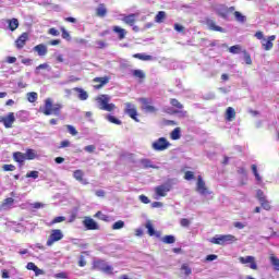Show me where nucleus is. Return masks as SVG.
I'll list each match as a JSON object with an SVG mask.
<instances>
[{"label": "nucleus", "instance_id": "nucleus-1", "mask_svg": "<svg viewBox=\"0 0 279 279\" xmlns=\"http://www.w3.org/2000/svg\"><path fill=\"white\" fill-rule=\"evenodd\" d=\"M39 112L45 114V117H51V114L60 117L62 114V105H53V100L51 98H46L44 106L39 107Z\"/></svg>", "mask_w": 279, "mask_h": 279}, {"label": "nucleus", "instance_id": "nucleus-2", "mask_svg": "<svg viewBox=\"0 0 279 279\" xmlns=\"http://www.w3.org/2000/svg\"><path fill=\"white\" fill-rule=\"evenodd\" d=\"M96 101L99 104V110H105L106 112H112L117 109L114 104H110V96L102 94L96 98Z\"/></svg>", "mask_w": 279, "mask_h": 279}, {"label": "nucleus", "instance_id": "nucleus-3", "mask_svg": "<svg viewBox=\"0 0 279 279\" xmlns=\"http://www.w3.org/2000/svg\"><path fill=\"white\" fill-rule=\"evenodd\" d=\"M210 243L214 245H228V243H235L236 236L232 234H226V235H216L211 238Z\"/></svg>", "mask_w": 279, "mask_h": 279}, {"label": "nucleus", "instance_id": "nucleus-4", "mask_svg": "<svg viewBox=\"0 0 279 279\" xmlns=\"http://www.w3.org/2000/svg\"><path fill=\"white\" fill-rule=\"evenodd\" d=\"M62 239H64V233H62V230L53 229L50 232V235L46 242V245L48 247H51V245H53V243H58V241H62Z\"/></svg>", "mask_w": 279, "mask_h": 279}, {"label": "nucleus", "instance_id": "nucleus-5", "mask_svg": "<svg viewBox=\"0 0 279 279\" xmlns=\"http://www.w3.org/2000/svg\"><path fill=\"white\" fill-rule=\"evenodd\" d=\"M171 147V143L167 140V137H159L151 144V148L155 151H165V149H169Z\"/></svg>", "mask_w": 279, "mask_h": 279}, {"label": "nucleus", "instance_id": "nucleus-6", "mask_svg": "<svg viewBox=\"0 0 279 279\" xmlns=\"http://www.w3.org/2000/svg\"><path fill=\"white\" fill-rule=\"evenodd\" d=\"M138 101L142 104V110H145V112H150L151 114L158 112V109L151 105V98H140Z\"/></svg>", "mask_w": 279, "mask_h": 279}, {"label": "nucleus", "instance_id": "nucleus-7", "mask_svg": "<svg viewBox=\"0 0 279 279\" xmlns=\"http://www.w3.org/2000/svg\"><path fill=\"white\" fill-rule=\"evenodd\" d=\"M125 114L133 119L136 123H138V111L136 110V106L132 105V102H126L125 104V109H124Z\"/></svg>", "mask_w": 279, "mask_h": 279}, {"label": "nucleus", "instance_id": "nucleus-8", "mask_svg": "<svg viewBox=\"0 0 279 279\" xmlns=\"http://www.w3.org/2000/svg\"><path fill=\"white\" fill-rule=\"evenodd\" d=\"M239 263H241V265H250V269H253L254 271L258 269V264H256V257L252 255H248L246 257L240 256Z\"/></svg>", "mask_w": 279, "mask_h": 279}, {"label": "nucleus", "instance_id": "nucleus-9", "mask_svg": "<svg viewBox=\"0 0 279 279\" xmlns=\"http://www.w3.org/2000/svg\"><path fill=\"white\" fill-rule=\"evenodd\" d=\"M171 189H173V186L170 182H167L155 187V193L156 195H158V197H167V194L169 193V191H171Z\"/></svg>", "mask_w": 279, "mask_h": 279}, {"label": "nucleus", "instance_id": "nucleus-10", "mask_svg": "<svg viewBox=\"0 0 279 279\" xmlns=\"http://www.w3.org/2000/svg\"><path fill=\"white\" fill-rule=\"evenodd\" d=\"M205 24L207 25L208 29L210 32H219L220 34H226V29L219 25H217V22L210 17L205 19Z\"/></svg>", "mask_w": 279, "mask_h": 279}, {"label": "nucleus", "instance_id": "nucleus-11", "mask_svg": "<svg viewBox=\"0 0 279 279\" xmlns=\"http://www.w3.org/2000/svg\"><path fill=\"white\" fill-rule=\"evenodd\" d=\"M196 191L201 193V195H210V192H208V187H206V182H204L202 175L197 177Z\"/></svg>", "mask_w": 279, "mask_h": 279}, {"label": "nucleus", "instance_id": "nucleus-12", "mask_svg": "<svg viewBox=\"0 0 279 279\" xmlns=\"http://www.w3.org/2000/svg\"><path fill=\"white\" fill-rule=\"evenodd\" d=\"M15 121H16V117L14 116V112H9L7 116L1 118V122L7 129L12 128Z\"/></svg>", "mask_w": 279, "mask_h": 279}, {"label": "nucleus", "instance_id": "nucleus-13", "mask_svg": "<svg viewBox=\"0 0 279 279\" xmlns=\"http://www.w3.org/2000/svg\"><path fill=\"white\" fill-rule=\"evenodd\" d=\"M27 40H29V33H22L15 40L16 49H23L27 45Z\"/></svg>", "mask_w": 279, "mask_h": 279}, {"label": "nucleus", "instance_id": "nucleus-14", "mask_svg": "<svg viewBox=\"0 0 279 279\" xmlns=\"http://www.w3.org/2000/svg\"><path fill=\"white\" fill-rule=\"evenodd\" d=\"M94 84V88L95 90H99L101 88H104V86H106V84H108L110 82V77L108 76H102V77H95L93 80Z\"/></svg>", "mask_w": 279, "mask_h": 279}, {"label": "nucleus", "instance_id": "nucleus-15", "mask_svg": "<svg viewBox=\"0 0 279 279\" xmlns=\"http://www.w3.org/2000/svg\"><path fill=\"white\" fill-rule=\"evenodd\" d=\"M234 7H226V4H221L218 9H217V14L218 16H221V19H228V14H230V12H234Z\"/></svg>", "mask_w": 279, "mask_h": 279}, {"label": "nucleus", "instance_id": "nucleus-16", "mask_svg": "<svg viewBox=\"0 0 279 279\" xmlns=\"http://www.w3.org/2000/svg\"><path fill=\"white\" fill-rule=\"evenodd\" d=\"M83 226L87 230H99V225L90 217L84 218Z\"/></svg>", "mask_w": 279, "mask_h": 279}, {"label": "nucleus", "instance_id": "nucleus-17", "mask_svg": "<svg viewBox=\"0 0 279 279\" xmlns=\"http://www.w3.org/2000/svg\"><path fill=\"white\" fill-rule=\"evenodd\" d=\"M138 14L136 13H131L129 15H125L122 21L125 23V25H130V27H134V24L136 23V17Z\"/></svg>", "mask_w": 279, "mask_h": 279}, {"label": "nucleus", "instance_id": "nucleus-18", "mask_svg": "<svg viewBox=\"0 0 279 279\" xmlns=\"http://www.w3.org/2000/svg\"><path fill=\"white\" fill-rule=\"evenodd\" d=\"M33 51L37 53L39 57H45L48 53L47 46L45 44H39L33 48Z\"/></svg>", "mask_w": 279, "mask_h": 279}, {"label": "nucleus", "instance_id": "nucleus-19", "mask_svg": "<svg viewBox=\"0 0 279 279\" xmlns=\"http://www.w3.org/2000/svg\"><path fill=\"white\" fill-rule=\"evenodd\" d=\"M112 32H114V34H118L119 40H123V38L128 36V31H125V28H121V26H113Z\"/></svg>", "mask_w": 279, "mask_h": 279}, {"label": "nucleus", "instance_id": "nucleus-20", "mask_svg": "<svg viewBox=\"0 0 279 279\" xmlns=\"http://www.w3.org/2000/svg\"><path fill=\"white\" fill-rule=\"evenodd\" d=\"M274 40H276V35L269 36L267 41L262 45L263 49L265 51H271V49H274Z\"/></svg>", "mask_w": 279, "mask_h": 279}, {"label": "nucleus", "instance_id": "nucleus-21", "mask_svg": "<svg viewBox=\"0 0 279 279\" xmlns=\"http://www.w3.org/2000/svg\"><path fill=\"white\" fill-rule=\"evenodd\" d=\"M74 93H78V99L81 101H86L88 99V92L84 90L82 87H74Z\"/></svg>", "mask_w": 279, "mask_h": 279}, {"label": "nucleus", "instance_id": "nucleus-22", "mask_svg": "<svg viewBox=\"0 0 279 279\" xmlns=\"http://www.w3.org/2000/svg\"><path fill=\"white\" fill-rule=\"evenodd\" d=\"M107 14H108V9H106V4L100 3L96 9V16L104 19V16H106Z\"/></svg>", "mask_w": 279, "mask_h": 279}, {"label": "nucleus", "instance_id": "nucleus-23", "mask_svg": "<svg viewBox=\"0 0 279 279\" xmlns=\"http://www.w3.org/2000/svg\"><path fill=\"white\" fill-rule=\"evenodd\" d=\"M146 229L148 230V234L149 236H156L157 239H160L161 233L160 231H157L154 229V226L151 225V222H147L146 223Z\"/></svg>", "mask_w": 279, "mask_h": 279}, {"label": "nucleus", "instance_id": "nucleus-24", "mask_svg": "<svg viewBox=\"0 0 279 279\" xmlns=\"http://www.w3.org/2000/svg\"><path fill=\"white\" fill-rule=\"evenodd\" d=\"M13 159L15 162H19V165H23V162H25L27 160L25 154H23L21 151L14 153Z\"/></svg>", "mask_w": 279, "mask_h": 279}, {"label": "nucleus", "instance_id": "nucleus-25", "mask_svg": "<svg viewBox=\"0 0 279 279\" xmlns=\"http://www.w3.org/2000/svg\"><path fill=\"white\" fill-rule=\"evenodd\" d=\"M226 119L228 121H232L234 119H236V111L234 110V108L232 107H228L226 110Z\"/></svg>", "mask_w": 279, "mask_h": 279}, {"label": "nucleus", "instance_id": "nucleus-26", "mask_svg": "<svg viewBox=\"0 0 279 279\" xmlns=\"http://www.w3.org/2000/svg\"><path fill=\"white\" fill-rule=\"evenodd\" d=\"M170 138H171V141H180V138H182V130L180 128H175L170 133Z\"/></svg>", "mask_w": 279, "mask_h": 279}, {"label": "nucleus", "instance_id": "nucleus-27", "mask_svg": "<svg viewBox=\"0 0 279 279\" xmlns=\"http://www.w3.org/2000/svg\"><path fill=\"white\" fill-rule=\"evenodd\" d=\"M133 58H135L136 60H142L143 62L154 60V57L145 53H135L133 54Z\"/></svg>", "mask_w": 279, "mask_h": 279}, {"label": "nucleus", "instance_id": "nucleus-28", "mask_svg": "<svg viewBox=\"0 0 279 279\" xmlns=\"http://www.w3.org/2000/svg\"><path fill=\"white\" fill-rule=\"evenodd\" d=\"M26 99H27V101H29V104H36V101H38V93H36V92L27 93Z\"/></svg>", "mask_w": 279, "mask_h": 279}, {"label": "nucleus", "instance_id": "nucleus-29", "mask_svg": "<svg viewBox=\"0 0 279 279\" xmlns=\"http://www.w3.org/2000/svg\"><path fill=\"white\" fill-rule=\"evenodd\" d=\"M270 264L272 265L275 271H279V258L276 255L270 254L269 256Z\"/></svg>", "mask_w": 279, "mask_h": 279}, {"label": "nucleus", "instance_id": "nucleus-30", "mask_svg": "<svg viewBox=\"0 0 279 279\" xmlns=\"http://www.w3.org/2000/svg\"><path fill=\"white\" fill-rule=\"evenodd\" d=\"M7 23L11 32H15V29H19V20L16 19L8 20Z\"/></svg>", "mask_w": 279, "mask_h": 279}, {"label": "nucleus", "instance_id": "nucleus-31", "mask_svg": "<svg viewBox=\"0 0 279 279\" xmlns=\"http://www.w3.org/2000/svg\"><path fill=\"white\" fill-rule=\"evenodd\" d=\"M106 265L107 264L104 259H98L94 262V269H97V271H104Z\"/></svg>", "mask_w": 279, "mask_h": 279}, {"label": "nucleus", "instance_id": "nucleus-32", "mask_svg": "<svg viewBox=\"0 0 279 279\" xmlns=\"http://www.w3.org/2000/svg\"><path fill=\"white\" fill-rule=\"evenodd\" d=\"M170 106H172V108H177V110H184V105L175 98L170 99Z\"/></svg>", "mask_w": 279, "mask_h": 279}, {"label": "nucleus", "instance_id": "nucleus-33", "mask_svg": "<svg viewBox=\"0 0 279 279\" xmlns=\"http://www.w3.org/2000/svg\"><path fill=\"white\" fill-rule=\"evenodd\" d=\"M12 206H14V198L12 197L5 198L2 203V208H4V210L12 208Z\"/></svg>", "mask_w": 279, "mask_h": 279}, {"label": "nucleus", "instance_id": "nucleus-34", "mask_svg": "<svg viewBox=\"0 0 279 279\" xmlns=\"http://www.w3.org/2000/svg\"><path fill=\"white\" fill-rule=\"evenodd\" d=\"M141 165H142V169H156V167L151 165V160L149 159H142Z\"/></svg>", "mask_w": 279, "mask_h": 279}, {"label": "nucleus", "instance_id": "nucleus-35", "mask_svg": "<svg viewBox=\"0 0 279 279\" xmlns=\"http://www.w3.org/2000/svg\"><path fill=\"white\" fill-rule=\"evenodd\" d=\"M161 241L166 245H171V244L175 243V236H173V235H165L163 238H161Z\"/></svg>", "mask_w": 279, "mask_h": 279}, {"label": "nucleus", "instance_id": "nucleus-36", "mask_svg": "<svg viewBox=\"0 0 279 279\" xmlns=\"http://www.w3.org/2000/svg\"><path fill=\"white\" fill-rule=\"evenodd\" d=\"M172 114H179V119H186V117H189V111L183 109H177L172 111Z\"/></svg>", "mask_w": 279, "mask_h": 279}, {"label": "nucleus", "instance_id": "nucleus-37", "mask_svg": "<svg viewBox=\"0 0 279 279\" xmlns=\"http://www.w3.org/2000/svg\"><path fill=\"white\" fill-rule=\"evenodd\" d=\"M26 156V160H35L36 158V150L28 148L26 149V154H24Z\"/></svg>", "mask_w": 279, "mask_h": 279}, {"label": "nucleus", "instance_id": "nucleus-38", "mask_svg": "<svg viewBox=\"0 0 279 279\" xmlns=\"http://www.w3.org/2000/svg\"><path fill=\"white\" fill-rule=\"evenodd\" d=\"M167 19V13L165 11H159L157 15L155 16V22L156 23H162Z\"/></svg>", "mask_w": 279, "mask_h": 279}, {"label": "nucleus", "instance_id": "nucleus-39", "mask_svg": "<svg viewBox=\"0 0 279 279\" xmlns=\"http://www.w3.org/2000/svg\"><path fill=\"white\" fill-rule=\"evenodd\" d=\"M132 75L137 80H145V72L143 70H133Z\"/></svg>", "mask_w": 279, "mask_h": 279}, {"label": "nucleus", "instance_id": "nucleus-40", "mask_svg": "<svg viewBox=\"0 0 279 279\" xmlns=\"http://www.w3.org/2000/svg\"><path fill=\"white\" fill-rule=\"evenodd\" d=\"M73 178H75L77 180V182H84V171L75 170L73 172Z\"/></svg>", "mask_w": 279, "mask_h": 279}, {"label": "nucleus", "instance_id": "nucleus-41", "mask_svg": "<svg viewBox=\"0 0 279 279\" xmlns=\"http://www.w3.org/2000/svg\"><path fill=\"white\" fill-rule=\"evenodd\" d=\"M252 172L255 175V180H257V182H262V178L260 174L258 173V168L256 167V165H252L251 166Z\"/></svg>", "mask_w": 279, "mask_h": 279}, {"label": "nucleus", "instance_id": "nucleus-42", "mask_svg": "<svg viewBox=\"0 0 279 279\" xmlns=\"http://www.w3.org/2000/svg\"><path fill=\"white\" fill-rule=\"evenodd\" d=\"M259 204L264 210H271V204L267 198H264V201H259Z\"/></svg>", "mask_w": 279, "mask_h": 279}, {"label": "nucleus", "instance_id": "nucleus-43", "mask_svg": "<svg viewBox=\"0 0 279 279\" xmlns=\"http://www.w3.org/2000/svg\"><path fill=\"white\" fill-rule=\"evenodd\" d=\"M107 121H109V123H113L114 125H121V120L117 119L114 116H107Z\"/></svg>", "mask_w": 279, "mask_h": 279}, {"label": "nucleus", "instance_id": "nucleus-44", "mask_svg": "<svg viewBox=\"0 0 279 279\" xmlns=\"http://www.w3.org/2000/svg\"><path fill=\"white\" fill-rule=\"evenodd\" d=\"M181 271H184V276H191V274H193V270L191 267H189V264H183L181 266Z\"/></svg>", "mask_w": 279, "mask_h": 279}, {"label": "nucleus", "instance_id": "nucleus-45", "mask_svg": "<svg viewBox=\"0 0 279 279\" xmlns=\"http://www.w3.org/2000/svg\"><path fill=\"white\" fill-rule=\"evenodd\" d=\"M125 227V222L123 220L116 221L112 225V230H121V228Z\"/></svg>", "mask_w": 279, "mask_h": 279}, {"label": "nucleus", "instance_id": "nucleus-46", "mask_svg": "<svg viewBox=\"0 0 279 279\" xmlns=\"http://www.w3.org/2000/svg\"><path fill=\"white\" fill-rule=\"evenodd\" d=\"M95 217L97 218V219H100V221H109V217H108V215H105L104 213H101V211H97L96 214H95Z\"/></svg>", "mask_w": 279, "mask_h": 279}, {"label": "nucleus", "instance_id": "nucleus-47", "mask_svg": "<svg viewBox=\"0 0 279 279\" xmlns=\"http://www.w3.org/2000/svg\"><path fill=\"white\" fill-rule=\"evenodd\" d=\"M233 14L235 16V21H238L239 23H245V16L241 14V12L234 11Z\"/></svg>", "mask_w": 279, "mask_h": 279}, {"label": "nucleus", "instance_id": "nucleus-48", "mask_svg": "<svg viewBox=\"0 0 279 279\" xmlns=\"http://www.w3.org/2000/svg\"><path fill=\"white\" fill-rule=\"evenodd\" d=\"M47 69H49V63H41L36 66L35 73L38 75V73H40V71L47 70Z\"/></svg>", "mask_w": 279, "mask_h": 279}, {"label": "nucleus", "instance_id": "nucleus-49", "mask_svg": "<svg viewBox=\"0 0 279 279\" xmlns=\"http://www.w3.org/2000/svg\"><path fill=\"white\" fill-rule=\"evenodd\" d=\"M69 134H71L72 136H77V130L75 129V126L68 124L65 125Z\"/></svg>", "mask_w": 279, "mask_h": 279}, {"label": "nucleus", "instance_id": "nucleus-50", "mask_svg": "<svg viewBox=\"0 0 279 279\" xmlns=\"http://www.w3.org/2000/svg\"><path fill=\"white\" fill-rule=\"evenodd\" d=\"M230 53L236 54V53H241V46L240 45H235V46H231L229 48Z\"/></svg>", "mask_w": 279, "mask_h": 279}, {"label": "nucleus", "instance_id": "nucleus-51", "mask_svg": "<svg viewBox=\"0 0 279 279\" xmlns=\"http://www.w3.org/2000/svg\"><path fill=\"white\" fill-rule=\"evenodd\" d=\"M184 180H187V181L195 180V172H193V171H185Z\"/></svg>", "mask_w": 279, "mask_h": 279}, {"label": "nucleus", "instance_id": "nucleus-52", "mask_svg": "<svg viewBox=\"0 0 279 279\" xmlns=\"http://www.w3.org/2000/svg\"><path fill=\"white\" fill-rule=\"evenodd\" d=\"M60 29H61L62 38L64 40H71V34L68 33L66 28L61 27Z\"/></svg>", "mask_w": 279, "mask_h": 279}, {"label": "nucleus", "instance_id": "nucleus-53", "mask_svg": "<svg viewBox=\"0 0 279 279\" xmlns=\"http://www.w3.org/2000/svg\"><path fill=\"white\" fill-rule=\"evenodd\" d=\"M256 197L258 202H263L264 199H267V196H265V192H263V190H257Z\"/></svg>", "mask_w": 279, "mask_h": 279}, {"label": "nucleus", "instance_id": "nucleus-54", "mask_svg": "<svg viewBox=\"0 0 279 279\" xmlns=\"http://www.w3.org/2000/svg\"><path fill=\"white\" fill-rule=\"evenodd\" d=\"M62 221H66V217L64 216H58L56 217L52 221H51V225H56V223H62Z\"/></svg>", "mask_w": 279, "mask_h": 279}, {"label": "nucleus", "instance_id": "nucleus-55", "mask_svg": "<svg viewBox=\"0 0 279 279\" xmlns=\"http://www.w3.org/2000/svg\"><path fill=\"white\" fill-rule=\"evenodd\" d=\"M180 226H181L182 228H189V226H191V220H189V219H186V218H182V219L180 220Z\"/></svg>", "mask_w": 279, "mask_h": 279}, {"label": "nucleus", "instance_id": "nucleus-56", "mask_svg": "<svg viewBox=\"0 0 279 279\" xmlns=\"http://www.w3.org/2000/svg\"><path fill=\"white\" fill-rule=\"evenodd\" d=\"M113 269H114V268H112V266L106 264L105 268L102 269V272H104V274H109L110 276H112Z\"/></svg>", "mask_w": 279, "mask_h": 279}, {"label": "nucleus", "instance_id": "nucleus-57", "mask_svg": "<svg viewBox=\"0 0 279 279\" xmlns=\"http://www.w3.org/2000/svg\"><path fill=\"white\" fill-rule=\"evenodd\" d=\"M66 147H71V142L69 140L62 141L59 145V149H64Z\"/></svg>", "mask_w": 279, "mask_h": 279}, {"label": "nucleus", "instance_id": "nucleus-58", "mask_svg": "<svg viewBox=\"0 0 279 279\" xmlns=\"http://www.w3.org/2000/svg\"><path fill=\"white\" fill-rule=\"evenodd\" d=\"M3 171H15L16 170V166L14 165H4L2 167Z\"/></svg>", "mask_w": 279, "mask_h": 279}, {"label": "nucleus", "instance_id": "nucleus-59", "mask_svg": "<svg viewBox=\"0 0 279 279\" xmlns=\"http://www.w3.org/2000/svg\"><path fill=\"white\" fill-rule=\"evenodd\" d=\"M54 278L57 279H69V274L66 272H59L54 275Z\"/></svg>", "mask_w": 279, "mask_h": 279}, {"label": "nucleus", "instance_id": "nucleus-60", "mask_svg": "<svg viewBox=\"0 0 279 279\" xmlns=\"http://www.w3.org/2000/svg\"><path fill=\"white\" fill-rule=\"evenodd\" d=\"M244 53V60L246 62V64H252V56H250V53H247V51H243Z\"/></svg>", "mask_w": 279, "mask_h": 279}, {"label": "nucleus", "instance_id": "nucleus-61", "mask_svg": "<svg viewBox=\"0 0 279 279\" xmlns=\"http://www.w3.org/2000/svg\"><path fill=\"white\" fill-rule=\"evenodd\" d=\"M26 178H33L34 180L38 179V171L27 172Z\"/></svg>", "mask_w": 279, "mask_h": 279}, {"label": "nucleus", "instance_id": "nucleus-62", "mask_svg": "<svg viewBox=\"0 0 279 279\" xmlns=\"http://www.w3.org/2000/svg\"><path fill=\"white\" fill-rule=\"evenodd\" d=\"M48 34H50V36H60V32L56 28H49Z\"/></svg>", "mask_w": 279, "mask_h": 279}, {"label": "nucleus", "instance_id": "nucleus-63", "mask_svg": "<svg viewBox=\"0 0 279 279\" xmlns=\"http://www.w3.org/2000/svg\"><path fill=\"white\" fill-rule=\"evenodd\" d=\"M88 154H93L95 151V149H97L95 147V145H88V146H85L84 148Z\"/></svg>", "mask_w": 279, "mask_h": 279}, {"label": "nucleus", "instance_id": "nucleus-64", "mask_svg": "<svg viewBox=\"0 0 279 279\" xmlns=\"http://www.w3.org/2000/svg\"><path fill=\"white\" fill-rule=\"evenodd\" d=\"M140 201L142 202V204H149V197L145 196V195H140Z\"/></svg>", "mask_w": 279, "mask_h": 279}]
</instances>
